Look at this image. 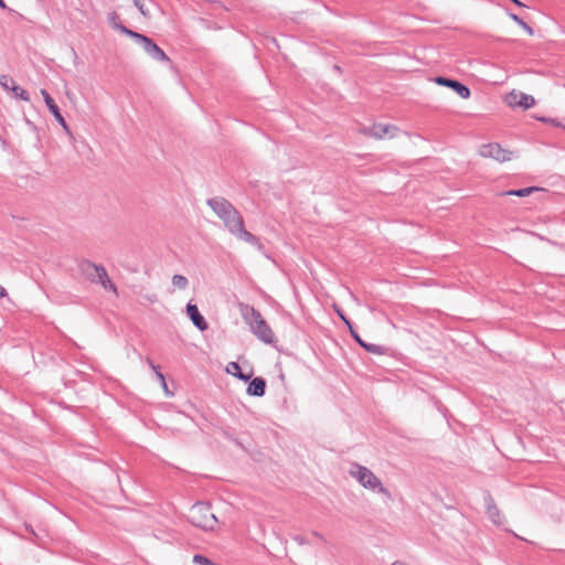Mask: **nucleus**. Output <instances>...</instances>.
I'll list each match as a JSON object with an SVG mask.
<instances>
[{
  "mask_svg": "<svg viewBox=\"0 0 565 565\" xmlns=\"http://www.w3.org/2000/svg\"><path fill=\"white\" fill-rule=\"evenodd\" d=\"M206 203L218 218L223 221L224 226L233 236L256 246L259 250L264 248L259 239L250 232L246 231L243 216L230 201L222 196H215L209 199Z\"/></svg>",
  "mask_w": 565,
  "mask_h": 565,
  "instance_id": "f257e3e1",
  "label": "nucleus"
},
{
  "mask_svg": "<svg viewBox=\"0 0 565 565\" xmlns=\"http://www.w3.org/2000/svg\"><path fill=\"white\" fill-rule=\"evenodd\" d=\"M241 312L245 322L249 326L250 331L260 341L267 344L274 342V333L258 310L252 306L243 305L241 307Z\"/></svg>",
  "mask_w": 565,
  "mask_h": 565,
  "instance_id": "f03ea898",
  "label": "nucleus"
},
{
  "mask_svg": "<svg viewBox=\"0 0 565 565\" xmlns=\"http://www.w3.org/2000/svg\"><path fill=\"white\" fill-rule=\"evenodd\" d=\"M349 473L363 488L373 492L381 493L386 498H391L390 491L383 486L382 481L365 466L352 463Z\"/></svg>",
  "mask_w": 565,
  "mask_h": 565,
  "instance_id": "7ed1b4c3",
  "label": "nucleus"
},
{
  "mask_svg": "<svg viewBox=\"0 0 565 565\" xmlns=\"http://www.w3.org/2000/svg\"><path fill=\"white\" fill-rule=\"evenodd\" d=\"M120 33L129 36L136 43H138L145 51V53L151 57L153 61L161 63H170V57L164 53V51L159 47L150 38L145 34L138 33L128 29L127 26H121Z\"/></svg>",
  "mask_w": 565,
  "mask_h": 565,
  "instance_id": "20e7f679",
  "label": "nucleus"
},
{
  "mask_svg": "<svg viewBox=\"0 0 565 565\" xmlns=\"http://www.w3.org/2000/svg\"><path fill=\"white\" fill-rule=\"evenodd\" d=\"M188 520L192 525L203 531H213L217 523L210 505L204 502H198L191 507Z\"/></svg>",
  "mask_w": 565,
  "mask_h": 565,
  "instance_id": "39448f33",
  "label": "nucleus"
},
{
  "mask_svg": "<svg viewBox=\"0 0 565 565\" xmlns=\"http://www.w3.org/2000/svg\"><path fill=\"white\" fill-rule=\"evenodd\" d=\"M84 271L90 281L102 285L105 290L117 294V287L110 280L107 270L103 265L87 262L84 265Z\"/></svg>",
  "mask_w": 565,
  "mask_h": 565,
  "instance_id": "423d86ee",
  "label": "nucleus"
},
{
  "mask_svg": "<svg viewBox=\"0 0 565 565\" xmlns=\"http://www.w3.org/2000/svg\"><path fill=\"white\" fill-rule=\"evenodd\" d=\"M481 157L494 159L498 162L510 161L513 158V152L503 149L499 143L492 142L482 145L479 149Z\"/></svg>",
  "mask_w": 565,
  "mask_h": 565,
  "instance_id": "0eeeda50",
  "label": "nucleus"
},
{
  "mask_svg": "<svg viewBox=\"0 0 565 565\" xmlns=\"http://www.w3.org/2000/svg\"><path fill=\"white\" fill-rule=\"evenodd\" d=\"M505 102L510 107H520L522 109H529L535 104V99L532 95L515 90H512L505 96Z\"/></svg>",
  "mask_w": 565,
  "mask_h": 565,
  "instance_id": "6e6552de",
  "label": "nucleus"
},
{
  "mask_svg": "<svg viewBox=\"0 0 565 565\" xmlns=\"http://www.w3.org/2000/svg\"><path fill=\"white\" fill-rule=\"evenodd\" d=\"M435 83H437L438 85H441V86L449 87L450 89L455 90L463 99L469 98L471 95L469 87L456 79L444 77V76H437V77H435Z\"/></svg>",
  "mask_w": 565,
  "mask_h": 565,
  "instance_id": "1a4fd4ad",
  "label": "nucleus"
},
{
  "mask_svg": "<svg viewBox=\"0 0 565 565\" xmlns=\"http://www.w3.org/2000/svg\"><path fill=\"white\" fill-rule=\"evenodd\" d=\"M0 86L6 90L12 92L14 94V97L17 98H20L24 102L30 100L29 93L25 89L18 86L9 75H0Z\"/></svg>",
  "mask_w": 565,
  "mask_h": 565,
  "instance_id": "9d476101",
  "label": "nucleus"
},
{
  "mask_svg": "<svg viewBox=\"0 0 565 565\" xmlns=\"http://www.w3.org/2000/svg\"><path fill=\"white\" fill-rule=\"evenodd\" d=\"M41 95L43 96L45 105L47 106L49 110L54 116L56 121L63 127L64 130L68 131V126H67L64 117L62 116L58 106L56 105L54 99L51 97V95L45 89L41 90Z\"/></svg>",
  "mask_w": 565,
  "mask_h": 565,
  "instance_id": "9b49d317",
  "label": "nucleus"
},
{
  "mask_svg": "<svg viewBox=\"0 0 565 565\" xmlns=\"http://www.w3.org/2000/svg\"><path fill=\"white\" fill-rule=\"evenodd\" d=\"M186 313L192 323L200 330L205 331L209 328L204 317L200 313L196 305L189 302L186 305Z\"/></svg>",
  "mask_w": 565,
  "mask_h": 565,
  "instance_id": "f8f14e48",
  "label": "nucleus"
},
{
  "mask_svg": "<svg viewBox=\"0 0 565 565\" xmlns=\"http://www.w3.org/2000/svg\"><path fill=\"white\" fill-rule=\"evenodd\" d=\"M484 505L487 510V514L489 519L497 525H501L503 522V519L501 516L500 510L494 503L493 498L489 492L484 493Z\"/></svg>",
  "mask_w": 565,
  "mask_h": 565,
  "instance_id": "ddd939ff",
  "label": "nucleus"
},
{
  "mask_svg": "<svg viewBox=\"0 0 565 565\" xmlns=\"http://www.w3.org/2000/svg\"><path fill=\"white\" fill-rule=\"evenodd\" d=\"M396 127L383 124L373 125L367 129V134L376 139H382L386 136L394 137L393 131H396Z\"/></svg>",
  "mask_w": 565,
  "mask_h": 565,
  "instance_id": "4468645a",
  "label": "nucleus"
},
{
  "mask_svg": "<svg viewBox=\"0 0 565 565\" xmlns=\"http://www.w3.org/2000/svg\"><path fill=\"white\" fill-rule=\"evenodd\" d=\"M266 392V381L263 377H254L247 387V394L250 396L262 397Z\"/></svg>",
  "mask_w": 565,
  "mask_h": 565,
  "instance_id": "2eb2a0df",
  "label": "nucleus"
},
{
  "mask_svg": "<svg viewBox=\"0 0 565 565\" xmlns=\"http://www.w3.org/2000/svg\"><path fill=\"white\" fill-rule=\"evenodd\" d=\"M226 372L232 374L233 376L237 377L238 380L243 382H248L253 375L252 372L249 373H243L241 370V366L237 362H230L226 366Z\"/></svg>",
  "mask_w": 565,
  "mask_h": 565,
  "instance_id": "dca6fc26",
  "label": "nucleus"
},
{
  "mask_svg": "<svg viewBox=\"0 0 565 565\" xmlns=\"http://www.w3.org/2000/svg\"><path fill=\"white\" fill-rule=\"evenodd\" d=\"M537 190L539 189L536 186H529V188H523V189H519V190H510V191L504 192L503 194H505V195H516V196H526V195H529L532 192L537 191Z\"/></svg>",
  "mask_w": 565,
  "mask_h": 565,
  "instance_id": "f3484780",
  "label": "nucleus"
},
{
  "mask_svg": "<svg viewBox=\"0 0 565 565\" xmlns=\"http://www.w3.org/2000/svg\"><path fill=\"white\" fill-rule=\"evenodd\" d=\"M172 285L178 289L184 290L189 286V280L183 275H174L172 277Z\"/></svg>",
  "mask_w": 565,
  "mask_h": 565,
  "instance_id": "a211bd4d",
  "label": "nucleus"
},
{
  "mask_svg": "<svg viewBox=\"0 0 565 565\" xmlns=\"http://www.w3.org/2000/svg\"><path fill=\"white\" fill-rule=\"evenodd\" d=\"M362 348L365 349L367 352L377 354V355H382L386 351L385 348L382 345L374 344V343H367V342L362 343Z\"/></svg>",
  "mask_w": 565,
  "mask_h": 565,
  "instance_id": "6ab92c4d",
  "label": "nucleus"
},
{
  "mask_svg": "<svg viewBox=\"0 0 565 565\" xmlns=\"http://www.w3.org/2000/svg\"><path fill=\"white\" fill-rule=\"evenodd\" d=\"M109 23L111 25L113 29L117 30L120 32V29L121 26H125L120 21H119V18L117 15V13L113 12L111 14H109Z\"/></svg>",
  "mask_w": 565,
  "mask_h": 565,
  "instance_id": "aec40b11",
  "label": "nucleus"
},
{
  "mask_svg": "<svg viewBox=\"0 0 565 565\" xmlns=\"http://www.w3.org/2000/svg\"><path fill=\"white\" fill-rule=\"evenodd\" d=\"M511 18L519 24L521 25L529 34H533V30L532 28L526 23L524 22L521 18H519L516 14H511Z\"/></svg>",
  "mask_w": 565,
  "mask_h": 565,
  "instance_id": "412c9836",
  "label": "nucleus"
},
{
  "mask_svg": "<svg viewBox=\"0 0 565 565\" xmlns=\"http://www.w3.org/2000/svg\"><path fill=\"white\" fill-rule=\"evenodd\" d=\"M193 562L198 565H211L212 561L209 559L206 556L196 554L193 556Z\"/></svg>",
  "mask_w": 565,
  "mask_h": 565,
  "instance_id": "4be33fe9",
  "label": "nucleus"
},
{
  "mask_svg": "<svg viewBox=\"0 0 565 565\" xmlns=\"http://www.w3.org/2000/svg\"><path fill=\"white\" fill-rule=\"evenodd\" d=\"M132 1H134V4L137 7V9L140 11V13L143 17H148L149 15L148 10L145 8V1L143 0H132Z\"/></svg>",
  "mask_w": 565,
  "mask_h": 565,
  "instance_id": "5701e85b",
  "label": "nucleus"
},
{
  "mask_svg": "<svg viewBox=\"0 0 565 565\" xmlns=\"http://www.w3.org/2000/svg\"><path fill=\"white\" fill-rule=\"evenodd\" d=\"M351 335L353 337V339L362 347V343H365L364 340H362V338L359 335V333L353 329L351 328Z\"/></svg>",
  "mask_w": 565,
  "mask_h": 565,
  "instance_id": "b1692460",
  "label": "nucleus"
},
{
  "mask_svg": "<svg viewBox=\"0 0 565 565\" xmlns=\"http://www.w3.org/2000/svg\"><path fill=\"white\" fill-rule=\"evenodd\" d=\"M154 373H156L157 379L161 382L162 386L164 388H167V383H166L164 375L159 370L156 371Z\"/></svg>",
  "mask_w": 565,
  "mask_h": 565,
  "instance_id": "393cba45",
  "label": "nucleus"
},
{
  "mask_svg": "<svg viewBox=\"0 0 565 565\" xmlns=\"http://www.w3.org/2000/svg\"><path fill=\"white\" fill-rule=\"evenodd\" d=\"M294 540H295L298 544H300V545H302V544L307 543V541L305 540V537H303V536H301V535H296V536H294Z\"/></svg>",
  "mask_w": 565,
  "mask_h": 565,
  "instance_id": "a878e982",
  "label": "nucleus"
},
{
  "mask_svg": "<svg viewBox=\"0 0 565 565\" xmlns=\"http://www.w3.org/2000/svg\"><path fill=\"white\" fill-rule=\"evenodd\" d=\"M147 362L149 364V366L156 372L159 370V367L157 365H154V363L152 362V360L150 359H147Z\"/></svg>",
  "mask_w": 565,
  "mask_h": 565,
  "instance_id": "bb28decb",
  "label": "nucleus"
},
{
  "mask_svg": "<svg viewBox=\"0 0 565 565\" xmlns=\"http://www.w3.org/2000/svg\"><path fill=\"white\" fill-rule=\"evenodd\" d=\"M147 362L149 364V366L156 372L159 370V367L157 365H154V363L152 362V360L150 359H147Z\"/></svg>",
  "mask_w": 565,
  "mask_h": 565,
  "instance_id": "cd10ccee",
  "label": "nucleus"
},
{
  "mask_svg": "<svg viewBox=\"0 0 565 565\" xmlns=\"http://www.w3.org/2000/svg\"><path fill=\"white\" fill-rule=\"evenodd\" d=\"M7 295V290L0 285V298L6 297Z\"/></svg>",
  "mask_w": 565,
  "mask_h": 565,
  "instance_id": "c85d7f7f",
  "label": "nucleus"
},
{
  "mask_svg": "<svg viewBox=\"0 0 565 565\" xmlns=\"http://www.w3.org/2000/svg\"><path fill=\"white\" fill-rule=\"evenodd\" d=\"M342 321L349 327L350 330H351V328H353L351 321L348 318Z\"/></svg>",
  "mask_w": 565,
  "mask_h": 565,
  "instance_id": "c756f323",
  "label": "nucleus"
},
{
  "mask_svg": "<svg viewBox=\"0 0 565 565\" xmlns=\"http://www.w3.org/2000/svg\"><path fill=\"white\" fill-rule=\"evenodd\" d=\"M342 321L349 327L350 330H351V328H353L351 321L348 318Z\"/></svg>",
  "mask_w": 565,
  "mask_h": 565,
  "instance_id": "7c9ffc66",
  "label": "nucleus"
},
{
  "mask_svg": "<svg viewBox=\"0 0 565 565\" xmlns=\"http://www.w3.org/2000/svg\"><path fill=\"white\" fill-rule=\"evenodd\" d=\"M337 312H338L339 317L341 318V320H345L347 319V317L342 313V311L337 310Z\"/></svg>",
  "mask_w": 565,
  "mask_h": 565,
  "instance_id": "2f4dec72",
  "label": "nucleus"
},
{
  "mask_svg": "<svg viewBox=\"0 0 565 565\" xmlns=\"http://www.w3.org/2000/svg\"><path fill=\"white\" fill-rule=\"evenodd\" d=\"M392 565H406V564L401 561H395Z\"/></svg>",
  "mask_w": 565,
  "mask_h": 565,
  "instance_id": "473e14b6",
  "label": "nucleus"
},
{
  "mask_svg": "<svg viewBox=\"0 0 565 565\" xmlns=\"http://www.w3.org/2000/svg\"><path fill=\"white\" fill-rule=\"evenodd\" d=\"M7 6L3 0H0V8L4 9Z\"/></svg>",
  "mask_w": 565,
  "mask_h": 565,
  "instance_id": "72a5a7b5",
  "label": "nucleus"
},
{
  "mask_svg": "<svg viewBox=\"0 0 565 565\" xmlns=\"http://www.w3.org/2000/svg\"><path fill=\"white\" fill-rule=\"evenodd\" d=\"M312 535L318 537V539H321V535L319 533H317V532H313Z\"/></svg>",
  "mask_w": 565,
  "mask_h": 565,
  "instance_id": "f704fd0d",
  "label": "nucleus"
}]
</instances>
